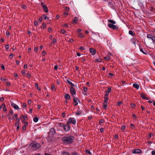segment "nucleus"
Masks as SVG:
<instances>
[{
  "instance_id": "obj_53",
  "label": "nucleus",
  "mask_w": 155,
  "mask_h": 155,
  "mask_svg": "<svg viewBox=\"0 0 155 155\" xmlns=\"http://www.w3.org/2000/svg\"><path fill=\"white\" fill-rule=\"evenodd\" d=\"M104 129L103 128H100V131L101 133L103 132L104 131Z\"/></svg>"
},
{
  "instance_id": "obj_9",
  "label": "nucleus",
  "mask_w": 155,
  "mask_h": 155,
  "mask_svg": "<svg viewBox=\"0 0 155 155\" xmlns=\"http://www.w3.org/2000/svg\"><path fill=\"white\" fill-rule=\"evenodd\" d=\"M141 150L139 149H136L132 151V153H140L141 152Z\"/></svg>"
},
{
  "instance_id": "obj_13",
  "label": "nucleus",
  "mask_w": 155,
  "mask_h": 155,
  "mask_svg": "<svg viewBox=\"0 0 155 155\" xmlns=\"http://www.w3.org/2000/svg\"><path fill=\"white\" fill-rule=\"evenodd\" d=\"M50 133L53 135L55 134L56 131L54 129L52 128L50 129Z\"/></svg>"
},
{
  "instance_id": "obj_46",
  "label": "nucleus",
  "mask_w": 155,
  "mask_h": 155,
  "mask_svg": "<svg viewBox=\"0 0 155 155\" xmlns=\"http://www.w3.org/2000/svg\"><path fill=\"white\" fill-rule=\"evenodd\" d=\"M130 127H131V128L133 129L134 128L135 126H134V125L133 124H130Z\"/></svg>"
},
{
  "instance_id": "obj_51",
  "label": "nucleus",
  "mask_w": 155,
  "mask_h": 155,
  "mask_svg": "<svg viewBox=\"0 0 155 155\" xmlns=\"http://www.w3.org/2000/svg\"><path fill=\"white\" fill-rule=\"evenodd\" d=\"M38 47H35L34 48V51H37L38 50Z\"/></svg>"
},
{
  "instance_id": "obj_39",
  "label": "nucleus",
  "mask_w": 155,
  "mask_h": 155,
  "mask_svg": "<svg viewBox=\"0 0 155 155\" xmlns=\"http://www.w3.org/2000/svg\"><path fill=\"white\" fill-rule=\"evenodd\" d=\"M140 51L144 54H146L143 51V49L141 48L140 49Z\"/></svg>"
},
{
  "instance_id": "obj_5",
  "label": "nucleus",
  "mask_w": 155,
  "mask_h": 155,
  "mask_svg": "<svg viewBox=\"0 0 155 155\" xmlns=\"http://www.w3.org/2000/svg\"><path fill=\"white\" fill-rule=\"evenodd\" d=\"M147 37L148 38L151 39L153 42L155 41V37L153 36L151 34H148Z\"/></svg>"
},
{
  "instance_id": "obj_24",
  "label": "nucleus",
  "mask_w": 155,
  "mask_h": 155,
  "mask_svg": "<svg viewBox=\"0 0 155 155\" xmlns=\"http://www.w3.org/2000/svg\"><path fill=\"white\" fill-rule=\"evenodd\" d=\"M129 34L132 35L133 36H134L135 35L134 33L131 30H130L129 31Z\"/></svg>"
},
{
  "instance_id": "obj_54",
  "label": "nucleus",
  "mask_w": 155,
  "mask_h": 155,
  "mask_svg": "<svg viewBox=\"0 0 155 155\" xmlns=\"http://www.w3.org/2000/svg\"><path fill=\"white\" fill-rule=\"evenodd\" d=\"M84 47L81 46L80 48V49L81 50H84Z\"/></svg>"
},
{
  "instance_id": "obj_26",
  "label": "nucleus",
  "mask_w": 155,
  "mask_h": 155,
  "mask_svg": "<svg viewBox=\"0 0 155 155\" xmlns=\"http://www.w3.org/2000/svg\"><path fill=\"white\" fill-rule=\"evenodd\" d=\"M78 36L81 38H83L84 37V35L82 33H80L78 34Z\"/></svg>"
},
{
  "instance_id": "obj_56",
  "label": "nucleus",
  "mask_w": 155,
  "mask_h": 155,
  "mask_svg": "<svg viewBox=\"0 0 155 155\" xmlns=\"http://www.w3.org/2000/svg\"><path fill=\"white\" fill-rule=\"evenodd\" d=\"M54 69L55 70H57L58 69V67L57 65H55L54 66Z\"/></svg>"
},
{
  "instance_id": "obj_22",
  "label": "nucleus",
  "mask_w": 155,
  "mask_h": 155,
  "mask_svg": "<svg viewBox=\"0 0 155 155\" xmlns=\"http://www.w3.org/2000/svg\"><path fill=\"white\" fill-rule=\"evenodd\" d=\"M104 101H105L106 102H107V101L108 100V96H107V95H104Z\"/></svg>"
},
{
  "instance_id": "obj_31",
  "label": "nucleus",
  "mask_w": 155,
  "mask_h": 155,
  "mask_svg": "<svg viewBox=\"0 0 155 155\" xmlns=\"http://www.w3.org/2000/svg\"><path fill=\"white\" fill-rule=\"evenodd\" d=\"M69 8L68 7H64V10L65 12H67V11H69Z\"/></svg>"
},
{
  "instance_id": "obj_43",
  "label": "nucleus",
  "mask_w": 155,
  "mask_h": 155,
  "mask_svg": "<svg viewBox=\"0 0 155 155\" xmlns=\"http://www.w3.org/2000/svg\"><path fill=\"white\" fill-rule=\"evenodd\" d=\"M122 103L120 101H118L117 102V105L118 106H120L122 104Z\"/></svg>"
},
{
  "instance_id": "obj_44",
  "label": "nucleus",
  "mask_w": 155,
  "mask_h": 155,
  "mask_svg": "<svg viewBox=\"0 0 155 155\" xmlns=\"http://www.w3.org/2000/svg\"><path fill=\"white\" fill-rule=\"evenodd\" d=\"M131 107L134 108L135 107V105L134 104H130Z\"/></svg>"
},
{
  "instance_id": "obj_18",
  "label": "nucleus",
  "mask_w": 155,
  "mask_h": 155,
  "mask_svg": "<svg viewBox=\"0 0 155 155\" xmlns=\"http://www.w3.org/2000/svg\"><path fill=\"white\" fill-rule=\"evenodd\" d=\"M108 22H110V23L112 24H114L116 23V22L115 21H114L113 20L111 19H108Z\"/></svg>"
},
{
  "instance_id": "obj_28",
  "label": "nucleus",
  "mask_w": 155,
  "mask_h": 155,
  "mask_svg": "<svg viewBox=\"0 0 155 155\" xmlns=\"http://www.w3.org/2000/svg\"><path fill=\"white\" fill-rule=\"evenodd\" d=\"M38 120V119L37 117H35L33 119V121L35 122H37Z\"/></svg>"
},
{
  "instance_id": "obj_32",
  "label": "nucleus",
  "mask_w": 155,
  "mask_h": 155,
  "mask_svg": "<svg viewBox=\"0 0 155 155\" xmlns=\"http://www.w3.org/2000/svg\"><path fill=\"white\" fill-rule=\"evenodd\" d=\"M27 117H28V116H27V115H24V120H23V121H22V122H25V121L26 120L25 119H26V118L27 119Z\"/></svg>"
},
{
  "instance_id": "obj_41",
  "label": "nucleus",
  "mask_w": 155,
  "mask_h": 155,
  "mask_svg": "<svg viewBox=\"0 0 155 155\" xmlns=\"http://www.w3.org/2000/svg\"><path fill=\"white\" fill-rule=\"evenodd\" d=\"M58 125L60 127H64V125L62 123H58Z\"/></svg>"
},
{
  "instance_id": "obj_17",
  "label": "nucleus",
  "mask_w": 155,
  "mask_h": 155,
  "mask_svg": "<svg viewBox=\"0 0 155 155\" xmlns=\"http://www.w3.org/2000/svg\"><path fill=\"white\" fill-rule=\"evenodd\" d=\"M107 107V102L105 101H104L103 108L104 109H106Z\"/></svg>"
},
{
  "instance_id": "obj_49",
  "label": "nucleus",
  "mask_w": 155,
  "mask_h": 155,
  "mask_svg": "<svg viewBox=\"0 0 155 155\" xmlns=\"http://www.w3.org/2000/svg\"><path fill=\"white\" fill-rule=\"evenodd\" d=\"M6 35L7 36H8L10 35V33L8 31H7L6 32Z\"/></svg>"
},
{
  "instance_id": "obj_42",
  "label": "nucleus",
  "mask_w": 155,
  "mask_h": 155,
  "mask_svg": "<svg viewBox=\"0 0 155 155\" xmlns=\"http://www.w3.org/2000/svg\"><path fill=\"white\" fill-rule=\"evenodd\" d=\"M42 26L44 28H45L46 27V25L44 23L42 24Z\"/></svg>"
},
{
  "instance_id": "obj_64",
  "label": "nucleus",
  "mask_w": 155,
  "mask_h": 155,
  "mask_svg": "<svg viewBox=\"0 0 155 155\" xmlns=\"http://www.w3.org/2000/svg\"><path fill=\"white\" fill-rule=\"evenodd\" d=\"M118 136L117 135V134H116L114 135V138H115V139H118Z\"/></svg>"
},
{
  "instance_id": "obj_1",
  "label": "nucleus",
  "mask_w": 155,
  "mask_h": 155,
  "mask_svg": "<svg viewBox=\"0 0 155 155\" xmlns=\"http://www.w3.org/2000/svg\"><path fill=\"white\" fill-rule=\"evenodd\" d=\"M29 146L31 147V149L34 150H35L39 149L41 147V145L39 143H37L35 141H33L31 143Z\"/></svg>"
},
{
  "instance_id": "obj_4",
  "label": "nucleus",
  "mask_w": 155,
  "mask_h": 155,
  "mask_svg": "<svg viewBox=\"0 0 155 155\" xmlns=\"http://www.w3.org/2000/svg\"><path fill=\"white\" fill-rule=\"evenodd\" d=\"M41 5L43 7V10H44V12L46 13H48V8L42 2L41 3Z\"/></svg>"
},
{
  "instance_id": "obj_14",
  "label": "nucleus",
  "mask_w": 155,
  "mask_h": 155,
  "mask_svg": "<svg viewBox=\"0 0 155 155\" xmlns=\"http://www.w3.org/2000/svg\"><path fill=\"white\" fill-rule=\"evenodd\" d=\"M78 18L75 17L74 18V20L72 21V23L73 25H75L78 23Z\"/></svg>"
},
{
  "instance_id": "obj_52",
  "label": "nucleus",
  "mask_w": 155,
  "mask_h": 155,
  "mask_svg": "<svg viewBox=\"0 0 155 155\" xmlns=\"http://www.w3.org/2000/svg\"><path fill=\"white\" fill-rule=\"evenodd\" d=\"M5 49H6L7 50L9 48V46H8V45H6L5 46Z\"/></svg>"
},
{
  "instance_id": "obj_27",
  "label": "nucleus",
  "mask_w": 155,
  "mask_h": 155,
  "mask_svg": "<svg viewBox=\"0 0 155 155\" xmlns=\"http://www.w3.org/2000/svg\"><path fill=\"white\" fill-rule=\"evenodd\" d=\"M51 88L52 90L53 91H55V87L54 84H52L51 85Z\"/></svg>"
},
{
  "instance_id": "obj_10",
  "label": "nucleus",
  "mask_w": 155,
  "mask_h": 155,
  "mask_svg": "<svg viewBox=\"0 0 155 155\" xmlns=\"http://www.w3.org/2000/svg\"><path fill=\"white\" fill-rule=\"evenodd\" d=\"M11 104L12 106L15 109H19L18 106L17 105L14 103L13 102H11Z\"/></svg>"
},
{
  "instance_id": "obj_63",
  "label": "nucleus",
  "mask_w": 155,
  "mask_h": 155,
  "mask_svg": "<svg viewBox=\"0 0 155 155\" xmlns=\"http://www.w3.org/2000/svg\"><path fill=\"white\" fill-rule=\"evenodd\" d=\"M62 115L63 117H64L65 116V114L63 112L62 114Z\"/></svg>"
},
{
  "instance_id": "obj_15",
  "label": "nucleus",
  "mask_w": 155,
  "mask_h": 155,
  "mask_svg": "<svg viewBox=\"0 0 155 155\" xmlns=\"http://www.w3.org/2000/svg\"><path fill=\"white\" fill-rule=\"evenodd\" d=\"M73 102L75 106H76L78 104V102H77L76 99H77V98L76 97H75L74 96L73 97Z\"/></svg>"
},
{
  "instance_id": "obj_35",
  "label": "nucleus",
  "mask_w": 155,
  "mask_h": 155,
  "mask_svg": "<svg viewBox=\"0 0 155 155\" xmlns=\"http://www.w3.org/2000/svg\"><path fill=\"white\" fill-rule=\"evenodd\" d=\"M43 17L44 18V19L46 20V19H48V18L47 17V16L45 15H43Z\"/></svg>"
},
{
  "instance_id": "obj_40",
  "label": "nucleus",
  "mask_w": 155,
  "mask_h": 155,
  "mask_svg": "<svg viewBox=\"0 0 155 155\" xmlns=\"http://www.w3.org/2000/svg\"><path fill=\"white\" fill-rule=\"evenodd\" d=\"M125 127L124 126H122L121 128V130L124 131L125 130Z\"/></svg>"
},
{
  "instance_id": "obj_37",
  "label": "nucleus",
  "mask_w": 155,
  "mask_h": 155,
  "mask_svg": "<svg viewBox=\"0 0 155 155\" xmlns=\"http://www.w3.org/2000/svg\"><path fill=\"white\" fill-rule=\"evenodd\" d=\"M95 60L97 61L101 62L102 61V59H101V58H98V59H96Z\"/></svg>"
},
{
  "instance_id": "obj_48",
  "label": "nucleus",
  "mask_w": 155,
  "mask_h": 155,
  "mask_svg": "<svg viewBox=\"0 0 155 155\" xmlns=\"http://www.w3.org/2000/svg\"><path fill=\"white\" fill-rule=\"evenodd\" d=\"M152 155H155V150H153L151 152Z\"/></svg>"
},
{
  "instance_id": "obj_57",
  "label": "nucleus",
  "mask_w": 155,
  "mask_h": 155,
  "mask_svg": "<svg viewBox=\"0 0 155 155\" xmlns=\"http://www.w3.org/2000/svg\"><path fill=\"white\" fill-rule=\"evenodd\" d=\"M27 76L28 78H30L31 76V75L30 73H28L27 74Z\"/></svg>"
},
{
  "instance_id": "obj_58",
  "label": "nucleus",
  "mask_w": 155,
  "mask_h": 155,
  "mask_svg": "<svg viewBox=\"0 0 155 155\" xmlns=\"http://www.w3.org/2000/svg\"><path fill=\"white\" fill-rule=\"evenodd\" d=\"M0 100L1 101V102H2L3 101H4V98L2 97H1L0 98Z\"/></svg>"
},
{
  "instance_id": "obj_59",
  "label": "nucleus",
  "mask_w": 155,
  "mask_h": 155,
  "mask_svg": "<svg viewBox=\"0 0 155 155\" xmlns=\"http://www.w3.org/2000/svg\"><path fill=\"white\" fill-rule=\"evenodd\" d=\"M31 100H28V104H31Z\"/></svg>"
},
{
  "instance_id": "obj_61",
  "label": "nucleus",
  "mask_w": 155,
  "mask_h": 155,
  "mask_svg": "<svg viewBox=\"0 0 155 155\" xmlns=\"http://www.w3.org/2000/svg\"><path fill=\"white\" fill-rule=\"evenodd\" d=\"M14 75L15 78L17 77L18 76V74L16 73H15Z\"/></svg>"
},
{
  "instance_id": "obj_16",
  "label": "nucleus",
  "mask_w": 155,
  "mask_h": 155,
  "mask_svg": "<svg viewBox=\"0 0 155 155\" xmlns=\"http://www.w3.org/2000/svg\"><path fill=\"white\" fill-rule=\"evenodd\" d=\"M133 86L134 87L137 89H138L139 88V85L135 83L133 84Z\"/></svg>"
},
{
  "instance_id": "obj_45",
  "label": "nucleus",
  "mask_w": 155,
  "mask_h": 155,
  "mask_svg": "<svg viewBox=\"0 0 155 155\" xmlns=\"http://www.w3.org/2000/svg\"><path fill=\"white\" fill-rule=\"evenodd\" d=\"M1 68L3 69V70H5V67L3 65L1 64Z\"/></svg>"
},
{
  "instance_id": "obj_12",
  "label": "nucleus",
  "mask_w": 155,
  "mask_h": 155,
  "mask_svg": "<svg viewBox=\"0 0 155 155\" xmlns=\"http://www.w3.org/2000/svg\"><path fill=\"white\" fill-rule=\"evenodd\" d=\"M140 97L143 99L148 100L149 98L148 97H146V95L143 93H141L140 94Z\"/></svg>"
},
{
  "instance_id": "obj_29",
  "label": "nucleus",
  "mask_w": 155,
  "mask_h": 155,
  "mask_svg": "<svg viewBox=\"0 0 155 155\" xmlns=\"http://www.w3.org/2000/svg\"><path fill=\"white\" fill-rule=\"evenodd\" d=\"M62 155H69V153L66 151H64L62 153Z\"/></svg>"
},
{
  "instance_id": "obj_21",
  "label": "nucleus",
  "mask_w": 155,
  "mask_h": 155,
  "mask_svg": "<svg viewBox=\"0 0 155 155\" xmlns=\"http://www.w3.org/2000/svg\"><path fill=\"white\" fill-rule=\"evenodd\" d=\"M67 82L69 84L71 85L72 86H74V85L71 82V80L69 79H68L67 80Z\"/></svg>"
},
{
  "instance_id": "obj_34",
  "label": "nucleus",
  "mask_w": 155,
  "mask_h": 155,
  "mask_svg": "<svg viewBox=\"0 0 155 155\" xmlns=\"http://www.w3.org/2000/svg\"><path fill=\"white\" fill-rule=\"evenodd\" d=\"M107 91L110 93L111 91V89L110 87H108L107 89Z\"/></svg>"
},
{
  "instance_id": "obj_30",
  "label": "nucleus",
  "mask_w": 155,
  "mask_h": 155,
  "mask_svg": "<svg viewBox=\"0 0 155 155\" xmlns=\"http://www.w3.org/2000/svg\"><path fill=\"white\" fill-rule=\"evenodd\" d=\"M85 152L89 154V155H91V153L88 150H86Z\"/></svg>"
},
{
  "instance_id": "obj_62",
  "label": "nucleus",
  "mask_w": 155,
  "mask_h": 155,
  "mask_svg": "<svg viewBox=\"0 0 155 155\" xmlns=\"http://www.w3.org/2000/svg\"><path fill=\"white\" fill-rule=\"evenodd\" d=\"M87 88L86 87H84V91H87Z\"/></svg>"
},
{
  "instance_id": "obj_7",
  "label": "nucleus",
  "mask_w": 155,
  "mask_h": 155,
  "mask_svg": "<svg viewBox=\"0 0 155 155\" xmlns=\"http://www.w3.org/2000/svg\"><path fill=\"white\" fill-rule=\"evenodd\" d=\"M108 26L110 28L114 30L116 29V28H118L117 27L115 26V25L111 24H108Z\"/></svg>"
},
{
  "instance_id": "obj_60",
  "label": "nucleus",
  "mask_w": 155,
  "mask_h": 155,
  "mask_svg": "<svg viewBox=\"0 0 155 155\" xmlns=\"http://www.w3.org/2000/svg\"><path fill=\"white\" fill-rule=\"evenodd\" d=\"M34 25L35 26H36L37 24H38V22L37 21H35V22H34Z\"/></svg>"
},
{
  "instance_id": "obj_3",
  "label": "nucleus",
  "mask_w": 155,
  "mask_h": 155,
  "mask_svg": "<svg viewBox=\"0 0 155 155\" xmlns=\"http://www.w3.org/2000/svg\"><path fill=\"white\" fill-rule=\"evenodd\" d=\"M70 123H72L73 124H76V120L74 117L69 118L67 122V124H69Z\"/></svg>"
},
{
  "instance_id": "obj_20",
  "label": "nucleus",
  "mask_w": 155,
  "mask_h": 155,
  "mask_svg": "<svg viewBox=\"0 0 155 155\" xmlns=\"http://www.w3.org/2000/svg\"><path fill=\"white\" fill-rule=\"evenodd\" d=\"M64 97L66 99H70V97L69 95L68 94H66L64 96Z\"/></svg>"
},
{
  "instance_id": "obj_23",
  "label": "nucleus",
  "mask_w": 155,
  "mask_h": 155,
  "mask_svg": "<svg viewBox=\"0 0 155 155\" xmlns=\"http://www.w3.org/2000/svg\"><path fill=\"white\" fill-rule=\"evenodd\" d=\"M110 58V57L108 56H107L104 57V59L107 61L109 60Z\"/></svg>"
},
{
  "instance_id": "obj_6",
  "label": "nucleus",
  "mask_w": 155,
  "mask_h": 155,
  "mask_svg": "<svg viewBox=\"0 0 155 155\" xmlns=\"http://www.w3.org/2000/svg\"><path fill=\"white\" fill-rule=\"evenodd\" d=\"M70 91L71 93L73 95V97H74V95H75L76 93V91L75 89L73 87H71L70 88Z\"/></svg>"
},
{
  "instance_id": "obj_50",
  "label": "nucleus",
  "mask_w": 155,
  "mask_h": 155,
  "mask_svg": "<svg viewBox=\"0 0 155 155\" xmlns=\"http://www.w3.org/2000/svg\"><path fill=\"white\" fill-rule=\"evenodd\" d=\"M80 59L81 60V61L82 62H84L85 61V59L84 58H80Z\"/></svg>"
},
{
  "instance_id": "obj_55",
  "label": "nucleus",
  "mask_w": 155,
  "mask_h": 155,
  "mask_svg": "<svg viewBox=\"0 0 155 155\" xmlns=\"http://www.w3.org/2000/svg\"><path fill=\"white\" fill-rule=\"evenodd\" d=\"M13 54L11 53V54L10 55H9V56H10V59H11L12 58V57H13Z\"/></svg>"
},
{
  "instance_id": "obj_25",
  "label": "nucleus",
  "mask_w": 155,
  "mask_h": 155,
  "mask_svg": "<svg viewBox=\"0 0 155 155\" xmlns=\"http://www.w3.org/2000/svg\"><path fill=\"white\" fill-rule=\"evenodd\" d=\"M35 87L37 88V89L39 91H40L41 90L40 88L38 86V84L37 83H35Z\"/></svg>"
},
{
  "instance_id": "obj_36",
  "label": "nucleus",
  "mask_w": 155,
  "mask_h": 155,
  "mask_svg": "<svg viewBox=\"0 0 155 155\" xmlns=\"http://www.w3.org/2000/svg\"><path fill=\"white\" fill-rule=\"evenodd\" d=\"M56 42V39H55L54 38L52 40V43H53V44H54Z\"/></svg>"
},
{
  "instance_id": "obj_2",
  "label": "nucleus",
  "mask_w": 155,
  "mask_h": 155,
  "mask_svg": "<svg viewBox=\"0 0 155 155\" xmlns=\"http://www.w3.org/2000/svg\"><path fill=\"white\" fill-rule=\"evenodd\" d=\"M62 140L64 142L67 144L71 143L73 141V137L72 136L64 137L62 138Z\"/></svg>"
},
{
  "instance_id": "obj_19",
  "label": "nucleus",
  "mask_w": 155,
  "mask_h": 155,
  "mask_svg": "<svg viewBox=\"0 0 155 155\" xmlns=\"http://www.w3.org/2000/svg\"><path fill=\"white\" fill-rule=\"evenodd\" d=\"M28 125V123L27 122H25L24 123V125L22 127L23 130H25L26 128V126Z\"/></svg>"
},
{
  "instance_id": "obj_47",
  "label": "nucleus",
  "mask_w": 155,
  "mask_h": 155,
  "mask_svg": "<svg viewBox=\"0 0 155 155\" xmlns=\"http://www.w3.org/2000/svg\"><path fill=\"white\" fill-rule=\"evenodd\" d=\"M104 122V120L103 119H101L99 120V123H103Z\"/></svg>"
},
{
  "instance_id": "obj_38",
  "label": "nucleus",
  "mask_w": 155,
  "mask_h": 155,
  "mask_svg": "<svg viewBox=\"0 0 155 155\" xmlns=\"http://www.w3.org/2000/svg\"><path fill=\"white\" fill-rule=\"evenodd\" d=\"M66 32V31L65 30H64V29H62L61 31V32L63 34H64Z\"/></svg>"
},
{
  "instance_id": "obj_11",
  "label": "nucleus",
  "mask_w": 155,
  "mask_h": 155,
  "mask_svg": "<svg viewBox=\"0 0 155 155\" xmlns=\"http://www.w3.org/2000/svg\"><path fill=\"white\" fill-rule=\"evenodd\" d=\"M89 51H90V53L93 55L95 54L96 53V50L93 48H90L89 49Z\"/></svg>"
},
{
  "instance_id": "obj_33",
  "label": "nucleus",
  "mask_w": 155,
  "mask_h": 155,
  "mask_svg": "<svg viewBox=\"0 0 155 155\" xmlns=\"http://www.w3.org/2000/svg\"><path fill=\"white\" fill-rule=\"evenodd\" d=\"M21 7L22 8L24 9H25L26 8V7L25 5L24 4L22 5Z\"/></svg>"
},
{
  "instance_id": "obj_8",
  "label": "nucleus",
  "mask_w": 155,
  "mask_h": 155,
  "mask_svg": "<svg viewBox=\"0 0 155 155\" xmlns=\"http://www.w3.org/2000/svg\"><path fill=\"white\" fill-rule=\"evenodd\" d=\"M69 125V124H67V125H64V129L65 131H68L70 130V127Z\"/></svg>"
}]
</instances>
